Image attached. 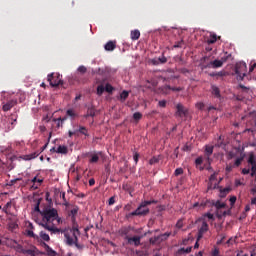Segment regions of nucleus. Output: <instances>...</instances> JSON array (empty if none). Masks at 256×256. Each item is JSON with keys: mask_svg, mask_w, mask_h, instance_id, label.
<instances>
[{"mask_svg": "<svg viewBox=\"0 0 256 256\" xmlns=\"http://www.w3.org/2000/svg\"><path fill=\"white\" fill-rule=\"evenodd\" d=\"M65 207L68 218H70V221L72 222V228H69V231L72 234V236H70L69 234H65L66 244L68 246L74 245L77 249L81 250L83 249V246L79 244V236L81 235V232L79 231V224H77L79 206L75 204H69V202H65Z\"/></svg>", "mask_w": 256, "mask_h": 256, "instance_id": "nucleus-1", "label": "nucleus"}, {"mask_svg": "<svg viewBox=\"0 0 256 256\" xmlns=\"http://www.w3.org/2000/svg\"><path fill=\"white\" fill-rule=\"evenodd\" d=\"M37 223L44 227V229H47V231L59 233L60 230L57 227H59L63 221L59 217L57 209L47 206L41 210L40 216L37 218Z\"/></svg>", "mask_w": 256, "mask_h": 256, "instance_id": "nucleus-2", "label": "nucleus"}, {"mask_svg": "<svg viewBox=\"0 0 256 256\" xmlns=\"http://www.w3.org/2000/svg\"><path fill=\"white\" fill-rule=\"evenodd\" d=\"M156 203H157L156 200H145L144 202H141L140 206H138V208L135 209L134 212H130L127 217L146 216L150 212L147 206L156 204Z\"/></svg>", "mask_w": 256, "mask_h": 256, "instance_id": "nucleus-3", "label": "nucleus"}, {"mask_svg": "<svg viewBox=\"0 0 256 256\" xmlns=\"http://www.w3.org/2000/svg\"><path fill=\"white\" fill-rule=\"evenodd\" d=\"M223 62L221 61V59H215L213 61H209V57L208 56H204L201 59V63H200V67L202 70L205 69H218L221 68L223 66Z\"/></svg>", "mask_w": 256, "mask_h": 256, "instance_id": "nucleus-4", "label": "nucleus"}, {"mask_svg": "<svg viewBox=\"0 0 256 256\" xmlns=\"http://www.w3.org/2000/svg\"><path fill=\"white\" fill-rule=\"evenodd\" d=\"M84 157L88 158L89 164H98L101 157H103L102 151H89L84 154Z\"/></svg>", "mask_w": 256, "mask_h": 256, "instance_id": "nucleus-5", "label": "nucleus"}, {"mask_svg": "<svg viewBox=\"0 0 256 256\" xmlns=\"http://www.w3.org/2000/svg\"><path fill=\"white\" fill-rule=\"evenodd\" d=\"M246 72H247V65L245 62H239L236 64L235 73L239 80H243V78L246 76Z\"/></svg>", "mask_w": 256, "mask_h": 256, "instance_id": "nucleus-6", "label": "nucleus"}, {"mask_svg": "<svg viewBox=\"0 0 256 256\" xmlns=\"http://www.w3.org/2000/svg\"><path fill=\"white\" fill-rule=\"evenodd\" d=\"M18 253H23V255H30V256H37L39 255V250L32 246L30 248H23V247H18L17 249Z\"/></svg>", "mask_w": 256, "mask_h": 256, "instance_id": "nucleus-7", "label": "nucleus"}, {"mask_svg": "<svg viewBox=\"0 0 256 256\" xmlns=\"http://www.w3.org/2000/svg\"><path fill=\"white\" fill-rule=\"evenodd\" d=\"M243 160H244V155L241 154L240 157L236 158V160L233 164L232 163L227 164L226 172L230 173L234 168H238L241 165V163L243 162Z\"/></svg>", "mask_w": 256, "mask_h": 256, "instance_id": "nucleus-8", "label": "nucleus"}, {"mask_svg": "<svg viewBox=\"0 0 256 256\" xmlns=\"http://www.w3.org/2000/svg\"><path fill=\"white\" fill-rule=\"evenodd\" d=\"M47 81L51 87H57L61 83V78H59V75L52 73L48 75Z\"/></svg>", "mask_w": 256, "mask_h": 256, "instance_id": "nucleus-9", "label": "nucleus"}, {"mask_svg": "<svg viewBox=\"0 0 256 256\" xmlns=\"http://www.w3.org/2000/svg\"><path fill=\"white\" fill-rule=\"evenodd\" d=\"M209 230V226L205 220L202 222V226L198 230V241H200L203 235Z\"/></svg>", "mask_w": 256, "mask_h": 256, "instance_id": "nucleus-10", "label": "nucleus"}, {"mask_svg": "<svg viewBox=\"0 0 256 256\" xmlns=\"http://www.w3.org/2000/svg\"><path fill=\"white\" fill-rule=\"evenodd\" d=\"M176 109H177L176 116H178L180 118L186 116L187 111H186L185 107L181 103H178L176 105Z\"/></svg>", "mask_w": 256, "mask_h": 256, "instance_id": "nucleus-11", "label": "nucleus"}, {"mask_svg": "<svg viewBox=\"0 0 256 256\" xmlns=\"http://www.w3.org/2000/svg\"><path fill=\"white\" fill-rule=\"evenodd\" d=\"M16 105H17L16 100H10L2 106V109L3 111H11V109H13V107H15Z\"/></svg>", "mask_w": 256, "mask_h": 256, "instance_id": "nucleus-12", "label": "nucleus"}, {"mask_svg": "<svg viewBox=\"0 0 256 256\" xmlns=\"http://www.w3.org/2000/svg\"><path fill=\"white\" fill-rule=\"evenodd\" d=\"M125 239L128 241V243L131 245L132 243H134V245L136 247H138L140 245V236H133V238H129V236H125Z\"/></svg>", "mask_w": 256, "mask_h": 256, "instance_id": "nucleus-13", "label": "nucleus"}, {"mask_svg": "<svg viewBox=\"0 0 256 256\" xmlns=\"http://www.w3.org/2000/svg\"><path fill=\"white\" fill-rule=\"evenodd\" d=\"M105 51L112 52L116 49V41H108L104 46Z\"/></svg>", "mask_w": 256, "mask_h": 256, "instance_id": "nucleus-14", "label": "nucleus"}, {"mask_svg": "<svg viewBox=\"0 0 256 256\" xmlns=\"http://www.w3.org/2000/svg\"><path fill=\"white\" fill-rule=\"evenodd\" d=\"M3 211L8 215H14L15 212L13 211V202H7V204L3 207Z\"/></svg>", "mask_w": 256, "mask_h": 256, "instance_id": "nucleus-15", "label": "nucleus"}, {"mask_svg": "<svg viewBox=\"0 0 256 256\" xmlns=\"http://www.w3.org/2000/svg\"><path fill=\"white\" fill-rule=\"evenodd\" d=\"M215 207L217 208V217L220 219L222 217L220 213H222V209H224L226 207V204H224V202H220V200H218L215 204Z\"/></svg>", "mask_w": 256, "mask_h": 256, "instance_id": "nucleus-16", "label": "nucleus"}, {"mask_svg": "<svg viewBox=\"0 0 256 256\" xmlns=\"http://www.w3.org/2000/svg\"><path fill=\"white\" fill-rule=\"evenodd\" d=\"M31 182L33 183L32 184V189H39V187H41V183H43V179L41 178H37V177H34Z\"/></svg>", "mask_w": 256, "mask_h": 256, "instance_id": "nucleus-17", "label": "nucleus"}, {"mask_svg": "<svg viewBox=\"0 0 256 256\" xmlns=\"http://www.w3.org/2000/svg\"><path fill=\"white\" fill-rule=\"evenodd\" d=\"M37 157H39V152H34V153H31V154H26L22 157V159L24 161H31L33 159H37Z\"/></svg>", "mask_w": 256, "mask_h": 256, "instance_id": "nucleus-18", "label": "nucleus"}, {"mask_svg": "<svg viewBox=\"0 0 256 256\" xmlns=\"http://www.w3.org/2000/svg\"><path fill=\"white\" fill-rule=\"evenodd\" d=\"M171 86L164 85L159 88V93L162 95H168L170 93Z\"/></svg>", "mask_w": 256, "mask_h": 256, "instance_id": "nucleus-19", "label": "nucleus"}, {"mask_svg": "<svg viewBox=\"0 0 256 256\" xmlns=\"http://www.w3.org/2000/svg\"><path fill=\"white\" fill-rule=\"evenodd\" d=\"M248 164L252 165V167L256 166V156L253 152L249 153Z\"/></svg>", "mask_w": 256, "mask_h": 256, "instance_id": "nucleus-20", "label": "nucleus"}, {"mask_svg": "<svg viewBox=\"0 0 256 256\" xmlns=\"http://www.w3.org/2000/svg\"><path fill=\"white\" fill-rule=\"evenodd\" d=\"M213 150H214V146H212V145H206V148H205V156L207 157L208 160H209V157L212 155Z\"/></svg>", "mask_w": 256, "mask_h": 256, "instance_id": "nucleus-21", "label": "nucleus"}, {"mask_svg": "<svg viewBox=\"0 0 256 256\" xmlns=\"http://www.w3.org/2000/svg\"><path fill=\"white\" fill-rule=\"evenodd\" d=\"M211 90H212V95H214L216 98L221 97L220 89L216 85H212Z\"/></svg>", "mask_w": 256, "mask_h": 256, "instance_id": "nucleus-22", "label": "nucleus"}, {"mask_svg": "<svg viewBox=\"0 0 256 256\" xmlns=\"http://www.w3.org/2000/svg\"><path fill=\"white\" fill-rule=\"evenodd\" d=\"M151 245H156L162 243V238L160 236H154L153 238H150L149 240Z\"/></svg>", "mask_w": 256, "mask_h": 256, "instance_id": "nucleus-23", "label": "nucleus"}, {"mask_svg": "<svg viewBox=\"0 0 256 256\" xmlns=\"http://www.w3.org/2000/svg\"><path fill=\"white\" fill-rule=\"evenodd\" d=\"M222 61V64H225L227 61L232 60L231 53L224 52V55L220 59Z\"/></svg>", "mask_w": 256, "mask_h": 256, "instance_id": "nucleus-24", "label": "nucleus"}, {"mask_svg": "<svg viewBox=\"0 0 256 256\" xmlns=\"http://www.w3.org/2000/svg\"><path fill=\"white\" fill-rule=\"evenodd\" d=\"M140 38V32L139 30H132L131 31V40L137 41Z\"/></svg>", "mask_w": 256, "mask_h": 256, "instance_id": "nucleus-25", "label": "nucleus"}, {"mask_svg": "<svg viewBox=\"0 0 256 256\" xmlns=\"http://www.w3.org/2000/svg\"><path fill=\"white\" fill-rule=\"evenodd\" d=\"M129 97V92L127 90H123L120 94L119 100L124 103L126 99Z\"/></svg>", "mask_w": 256, "mask_h": 256, "instance_id": "nucleus-26", "label": "nucleus"}, {"mask_svg": "<svg viewBox=\"0 0 256 256\" xmlns=\"http://www.w3.org/2000/svg\"><path fill=\"white\" fill-rule=\"evenodd\" d=\"M191 251H192V246H188L187 248H180L177 253L179 255H183V254H189Z\"/></svg>", "mask_w": 256, "mask_h": 256, "instance_id": "nucleus-27", "label": "nucleus"}, {"mask_svg": "<svg viewBox=\"0 0 256 256\" xmlns=\"http://www.w3.org/2000/svg\"><path fill=\"white\" fill-rule=\"evenodd\" d=\"M95 114H96L95 108L94 107H90L87 110L86 117H95Z\"/></svg>", "mask_w": 256, "mask_h": 256, "instance_id": "nucleus-28", "label": "nucleus"}, {"mask_svg": "<svg viewBox=\"0 0 256 256\" xmlns=\"http://www.w3.org/2000/svg\"><path fill=\"white\" fill-rule=\"evenodd\" d=\"M133 119L135 120V122L137 123L138 121H140L142 119V114L141 112H135L133 114Z\"/></svg>", "mask_w": 256, "mask_h": 256, "instance_id": "nucleus-29", "label": "nucleus"}, {"mask_svg": "<svg viewBox=\"0 0 256 256\" xmlns=\"http://www.w3.org/2000/svg\"><path fill=\"white\" fill-rule=\"evenodd\" d=\"M234 158H238V152L237 151H230L228 154V159L232 160Z\"/></svg>", "mask_w": 256, "mask_h": 256, "instance_id": "nucleus-30", "label": "nucleus"}, {"mask_svg": "<svg viewBox=\"0 0 256 256\" xmlns=\"http://www.w3.org/2000/svg\"><path fill=\"white\" fill-rule=\"evenodd\" d=\"M208 44H215L217 42V35L213 34L211 37L207 40Z\"/></svg>", "mask_w": 256, "mask_h": 256, "instance_id": "nucleus-31", "label": "nucleus"}, {"mask_svg": "<svg viewBox=\"0 0 256 256\" xmlns=\"http://www.w3.org/2000/svg\"><path fill=\"white\" fill-rule=\"evenodd\" d=\"M44 245H45V249H46L48 255H49V256H55V251H53V249H51V248L49 247V245H47V244H44Z\"/></svg>", "mask_w": 256, "mask_h": 256, "instance_id": "nucleus-32", "label": "nucleus"}, {"mask_svg": "<svg viewBox=\"0 0 256 256\" xmlns=\"http://www.w3.org/2000/svg\"><path fill=\"white\" fill-rule=\"evenodd\" d=\"M104 91H105V87L103 85H98V87H97V95L98 96H102Z\"/></svg>", "mask_w": 256, "mask_h": 256, "instance_id": "nucleus-33", "label": "nucleus"}, {"mask_svg": "<svg viewBox=\"0 0 256 256\" xmlns=\"http://www.w3.org/2000/svg\"><path fill=\"white\" fill-rule=\"evenodd\" d=\"M54 125H55L56 127H63V119H61V118L55 119V120H54Z\"/></svg>", "mask_w": 256, "mask_h": 256, "instance_id": "nucleus-34", "label": "nucleus"}, {"mask_svg": "<svg viewBox=\"0 0 256 256\" xmlns=\"http://www.w3.org/2000/svg\"><path fill=\"white\" fill-rule=\"evenodd\" d=\"M159 163V157L158 156H153L150 160H149V164L150 165H155Z\"/></svg>", "mask_w": 256, "mask_h": 256, "instance_id": "nucleus-35", "label": "nucleus"}, {"mask_svg": "<svg viewBox=\"0 0 256 256\" xmlns=\"http://www.w3.org/2000/svg\"><path fill=\"white\" fill-rule=\"evenodd\" d=\"M128 233H129L128 228H121V230H119V234H120L121 236H126V237H128V236H127Z\"/></svg>", "mask_w": 256, "mask_h": 256, "instance_id": "nucleus-36", "label": "nucleus"}, {"mask_svg": "<svg viewBox=\"0 0 256 256\" xmlns=\"http://www.w3.org/2000/svg\"><path fill=\"white\" fill-rule=\"evenodd\" d=\"M170 235H171V232H165V234H160L162 242L166 241L170 237Z\"/></svg>", "mask_w": 256, "mask_h": 256, "instance_id": "nucleus-37", "label": "nucleus"}, {"mask_svg": "<svg viewBox=\"0 0 256 256\" xmlns=\"http://www.w3.org/2000/svg\"><path fill=\"white\" fill-rule=\"evenodd\" d=\"M217 186L218 184L216 182L213 184V181H209L208 190L216 189Z\"/></svg>", "mask_w": 256, "mask_h": 256, "instance_id": "nucleus-38", "label": "nucleus"}, {"mask_svg": "<svg viewBox=\"0 0 256 256\" xmlns=\"http://www.w3.org/2000/svg\"><path fill=\"white\" fill-rule=\"evenodd\" d=\"M40 237L43 239V241H49L50 239L49 235L43 232L40 233Z\"/></svg>", "mask_w": 256, "mask_h": 256, "instance_id": "nucleus-39", "label": "nucleus"}, {"mask_svg": "<svg viewBox=\"0 0 256 256\" xmlns=\"http://www.w3.org/2000/svg\"><path fill=\"white\" fill-rule=\"evenodd\" d=\"M104 89H105V91H106L107 93H112V91H113V87H112V85H110L109 83L106 84V86L104 87Z\"/></svg>", "mask_w": 256, "mask_h": 256, "instance_id": "nucleus-40", "label": "nucleus"}, {"mask_svg": "<svg viewBox=\"0 0 256 256\" xmlns=\"http://www.w3.org/2000/svg\"><path fill=\"white\" fill-rule=\"evenodd\" d=\"M150 63L154 66H159L160 62H159V58H153L150 60Z\"/></svg>", "mask_w": 256, "mask_h": 256, "instance_id": "nucleus-41", "label": "nucleus"}, {"mask_svg": "<svg viewBox=\"0 0 256 256\" xmlns=\"http://www.w3.org/2000/svg\"><path fill=\"white\" fill-rule=\"evenodd\" d=\"M66 115L71 118H75V111H73V109H68Z\"/></svg>", "mask_w": 256, "mask_h": 256, "instance_id": "nucleus-42", "label": "nucleus"}, {"mask_svg": "<svg viewBox=\"0 0 256 256\" xmlns=\"http://www.w3.org/2000/svg\"><path fill=\"white\" fill-rule=\"evenodd\" d=\"M79 132H80L82 135L87 136V128H86L85 126H80Z\"/></svg>", "mask_w": 256, "mask_h": 256, "instance_id": "nucleus-43", "label": "nucleus"}, {"mask_svg": "<svg viewBox=\"0 0 256 256\" xmlns=\"http://www.w3.org/2000/svg\"><path fill=\"white\" fill-rule=\"evenodd\" d=\"M159 64H166L167 63V58L162 55L161 57L158 58Z\"/></svg>", "mask_w": 256, "mask_h": 256, "instance_id": "nucleus-44", "label": "nucleus"}, {"mask_svg": "<svg viewBox=\"0 0 256 256\" xmlns=\"http://www.w3.org/2000/svg\"><path fill=\"white\" fill-rule=\"evenodd\" d=\"M78 72H80L81 74L87 73V67H85L84 65L79 66Z\"/></svg>", "mask_w": 256, "mask_h": 256, "instance_id": "nucleus-45", "label": "nucleus"}, {"mask_svg": "<svg viewBox=\"0 0 256 256\" xmlns=\"http://www.w3.org/2000/svg\"><path fill=\"white\" fill-rule=\"evenodd\" d=\"M182 174H183V168H181V167L176 168V170L174 172V175L179 176V175H182Z\"/></svg>", "mask_w": 256, "mask_h": 256, "instance_id": "nucleus-46", "label": "nucleus"}, {"mask_svg": "<svg viewBox=\"0 0 256 256\" xmlns=\"http://www.w3.org/2000/svg\"><path fill=\"white\" fill-rule=\"evenodd\" d=\"M216 180H217V172H214L213 174H211L209 181L214 182Z\"/></svg>", "mask_w": 256, "mask_h": 256, "instance_id": "nucleus-47", "label": "nucleus"}, {"mask_svg": "<svg viewBox=\"0 0 256 256\" xmlns=\"http://www.w3.org/2000/svg\"><path fill=\"white\" fill-rule=\"evenodd\" d=\"M182 44H183V40L178 41L175 43V45L173 46L174 49H178V48H182Z\"/></svg>", "mask_w": 256, "mask_h": 256, "instance_id": "nucleus-48", "label": "nucleus"}, {"mask_svg": "<svg viewBox=\"0 0 256 256\" xmlns=\"http://www.w3.org/2000/svg\"><path fill=\"white\" fill-rule=\"evenodd\" d=\"M204 217L212 221L214 220V215L211 214L210 212H207L206 214H204Z\"/></svg>", "mask_w": 256, "mask_h": 256, "instance_id": "nucleus-49", "label": "nucleus"}, {"mask_svg": "<svg viewBox=\"0 0 256 256\" xmlns=\"http://www.w3.org/2000/svg\"><path fill=\"white\" fill-rule=\"evenodd\" d=\"M231 214V210H222V212H220V215H221V217L222 216H227V215H230Z\"/></svg>", "mask_w": 256, "mask_h": 256, "instance_id": "nucleus-50", "label": "nucleus"}, {"mask_svg": "<svg viewBox=\"0 0 256 256\" xmlns=\"http://www.w3.org/2000/svg\"><path fill=\"white\" fill-rule=\"evenodd\" d=\"M230 192V188H224V190H221L222 197L226 196Z\"/></svg>", "mask_w": 256, "mask_h": 256, "instance_id": "nucleus-51", "label": "nucleus"}, {"mask_svg": "<svg viewBox=\"0 0 256 256\" xmlns=\"http://www.w3.org/2000/svg\"><path fill=\"white\" fill-rule=\"evenodd\" d=\"M182 90H183L182 87H171V88H170V91H173V92H180V91H182Z\"/></svg>", "mask_w": 256, "mask_h": 256, "instance_id": "nucleus-52", "label": "nucleus"}, {"mask_svg": "<svg viewBox=\"0 0 256 256\" xmlns=\"http://www.w3.org/2000/svg\"><path fill=\"white\" fill-rule=\"evenodd\" d=\"M251 177H255L256 178V166H252L251 167Z\"/></svg>", "mask_w": 256, "mask_h": 256, "instance_id": "nucleus-53", "label": "nucleus"}, {"mask_svg": "<svg viewBox=\"0 0 256 256\" xmlns=\"http://www.w3.org/2000/svg\"><path fill=\"white\" fill-rule=\"evenodd\" d=\"M225 76H226V72L225 71L216 72V77H225Z\"/></svg>", "mask_w": 256, "mask_h": 256, "instance_id": "nucleus-54", "label": "nucleus"}, {"mask_svg": "<svg viewBox=\"0 0 256 256\" xmlns=\"http://www.w3.org/2000/svg\"><path fill=\"white\" fill-rule=\"evenodd\" d=\"M114 203H115V198H114V196H111V198H109V200H108V205L112 206V205H114Z\"/></svg>", "mask_w": 256, "mask_h": 256, "instance_id": "nucleus-55", "label": "nucleus"}, {"mask_svg": "<svg viewBox=\"0 0 256 256\" xmlns=\"http://www.w3.org/2000/svg\"><path fill=\"white\" fill-rule=\"evenodd\" d=\"M159 107L165 108L166 107V100H160L158 103Z\"/></svg>", "mask_w": 256, "mask_h": 256, "instance_id": "nucleus-56", "label": "nucleus"}, {"mask_svg": "<svg viewBox=\"0 0 256 256\" xmlns=\"http://www.w3.org/2000/svg\"><path fill=\"white\" fill-rule=\"evenodd\" d=\"M236 200H237L236 196H231V198H230V203H231V206H232V207H233L234 204L236 203Z\"/></svg>", "mask_w": 256, "mask_h": 256, "instance_id": "nucleus-57", "label": "nucleus"}, {"mask_svg": "<svg viewBox=\"0 0 256 256\" xmlns=\"http://www.w3.org/2000/svg\"><path fill=\"white\" fill-rule=\"evenodd\" d=\"M57 153H65V146H59L57 149Z\"/></svg>", "mask_w": 256, "mask_h": 256, "instance_id": "nucleus-58", "label": "nucleus"}, {"mask_svg": "<svg viewBox=\"0 0 256 256\" xmlns=\"http://www.w3.org/2000/svg\"><path fill=\"white\" fill-rule=\"evenodd\" d=\"M205 107V104L203 102H198L197 103V108L200 110H203V108Z\"/></svg>", "mask_w": 256, "mask_h": 256, "instance_id": "nucleus-59", "label": "nucleus"}, {"mask_svg": "<svg viewBox=\"0 0 256 256\" xmlns=\"http://www.w3.org/2000/svg\"><path fill=\"white\" fill-rule=\"evenodd\" d=\"M220 236H221V240H218V242H217L218 245L222 244V242H223V241L225 240V238H226L225 234H220Z\"/></svg>", "mask_w": 256, "mask_h": 256, "instance_id": "nucleus-60", "label": "nucleus"}, {"mask_svg": "<svg viewBox=\"0 0 256 256\" xmlns=\"http://www.w3.org/2000/svg\"><path fill=\"white\" fill-rule=\"evenodd\" d=\"M250 173V169L249 168H243L242 169V174L243 175H248Z\"/></svg>", "mask_w": 256, "mask_h": 256, "instance_id": "nucleus-61", "label": "nucleus"}, {"mask_svg": "<svg viewBox=\"0 0 256 256\" xmlns=\"http://www.w3.org/2000/svg\"><path fill=\"white\" fill-rule=\"evenodd\" d=\"M176 227L181 229L183 227V222L182 220H178L177 224H176Z\"/></svg>", "mask_w": 256, "mask_h": 256, "instance_id": "nucleus-62", "label": "nucleus"}, {"mask_svg": "<svg viewBox=\"0 0 256 256\" xmlns=\"http://www.w3.org/2000/svg\"><path fill=\"white\" fill-rule=\"evenodd\" d=\"M212 256H219V250L218 248H215L214 251L212 252Z\"/></svg>", "mask_w": 256, "mask_h": 256, "instance_id": "nucleus-63", "label": "nucleus"}, {"mask_svg": "<svg viewBox=\"0 0 256 256\" xmlns=\"http://www.w3.org/2000/svg\"><path fill=\"white\" fill-rule=\"evenodd\" d=\"M251 194L253 196H256V187L255 188H251Z\"/></svg>", "mask_w": 256, "mask_h": 256, "instance_id": "nucleus-64", "label": "nucleus"}]
</instances>
